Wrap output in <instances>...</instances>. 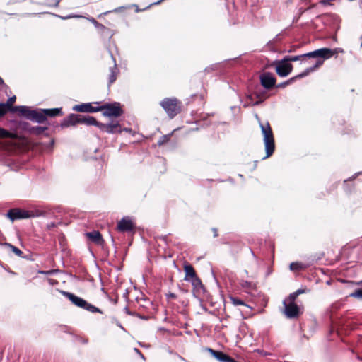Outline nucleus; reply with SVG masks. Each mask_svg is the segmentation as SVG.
<instances>
[{
    "mask_svg": "<svg viewBox=\"0 0 362 362\" xmlns=\"http://www.w3.org/2000/svg\"><path fill=\"white\" fill-rule=\"evenodd\" d=\"M261 132L263 135V141L265 146L266 156L263 159L267 158L272 155L275 149L274 134L268 122H259Z\"/></svg>",
    "mask_w": 362,
    "mask_h": 362,
    "instance_id": "obj_1",
    "label": "nucleus"
},
{
    "mask_svg": "<svg viewBox=\"0 0 362 362\" xmlns=\"http://www.w3.org/2000/svg\"><path fill=\"white\" fill-rule=\"evenodd\" d=\"M336 53L335 50H332L329 48H321L317 50H315L311 52H308L306 54H303L301 55H296V56H286L284 57V59L289 63L290 62H296L299 60L301 58L303 57H308V58H320V59H322L323 61L325 59H329L331 57H332Z\"/></svg>",
    "mask_w": 362,
    "mask_h": 362,
    "instance_id": "obj_2",
    "label": "nucleus"
},
{
    "mask_svg": "<svg viewBox=\"0 0 362 362\" xmlns=\"http://www.w3.org/2000/svg\"><path fill=\"white\" fill-rule=\"evenodd\" d=\"M60 292L64 296L66 297L76 306L83 308L91 313H102V311L99 308L88 303L82 298L78 297L74 295V293L68 291H61Z\"/></svg>",
    "mask_w": 362,
    "mask_h": 362,
    "instance_id": "obj_3",
    "label": "nucleus"
},
{
    "mask_svg": "<svg viewBox=\"0 0 362 362\" xmlns=\"http://www.w3.org/2000/svg\"><path fill=\"white\" fill-rule=\"evenodd\" d=\"M100 111L103 112V115L107 117H118L123 114V110L119 103L115 102L112 103H105L99 106Z\"/></svg>",
    "mask_w": 362,
    "mask_h": 362,
    "instance_id": "obj_4",
    "label": "nucleus"
},
{
    "mask_svg": "<svg viewBox=\"0 0 362 362\" xmlns=\"http://www.w3.org/2000/svg\"><path fill=\"white\" fill-rule=\"evenodd\" d=\"M178 100L176 98H166L160 102L161 107L166 112L170 118H173L180 111V107L177 105Z\"/></svg>",
    "mask_w": 362,
    "mask_h": 362,
    "instance_id": "obj_5",
    "label": "nucleus"
},
{
    "mask_svg": "<svg viewBox=\"0 0 362 362\" xmlns=\"http://www.w3.org/2000/svg\"><path fill=\"white\" fill-rule=\"evenodd\" d=\"M98 128L100 131L107 134L122 133V132L119 121H112L108 124L100 122Z\"/></svg>",
    "mask_w": 362,
    "mask_h": 362,
    "instance_id": "obj_6",
    "label": "nucleus"
},
{
    "mask_svg": "<svg viewBox=\"0 0 362 362\" xmlns=\"http://www.w3.org/2000/svg\"><path fill=\"white\" fill-rule=\"evenodd\" d=\"M284 305V314L287 318H296L299 315V308L295 302H288L284 300L283 303Z\"/></svg>",
    "mask_w": 362,
    "mask_h": 362,
    "instance_id": "obj_7",
    "label": "nucleus"
},
{
    "mask_svg": "<svg viewBox=\"0 0 362 362\" xmlns=\"http://www.w3.org/2000/svg\"><path fill=\"white\" fill-rule=\"evenodd\" d=\"M293 66L284 59L276 62V71L281 77L287 76L292 71Z\"/></svg>",
    "mask_w": 362,
    "mask_h": 362,
    "instance_id": "obj_8",
    "label": "nucleus"
},
{
    "mask_svg": "<svg viewBox=\"0 0 362 362\" xmlns=\"http://www.w3.org/2000/svg\"><path fill=\"white\" fill-rule=\"evenodd\" d=\"M7 217L12 221L19 219L30 218V211L21 209H10L6 214Z\"/></svg>",
    "mask_w": 362,
    "mask_h": 362,
    "instance_id": "obj_9",
    "label": "nucleus"
},
{
    "mask_svg": "<svg viewBox=\"0 0 362 362\" xmlns=\"http://www.w3.org/2000/svg\"><path fill=\"white\" fill-rule=\"evenodd\" d=\"M323 64L322 59H317L314 65L305 69L304 71L287 80L288 85L294 82L298 78H302L307 76L310 73L315 71L318 67Z\"/></svg>",
    "mask_w": 362,
    "mask_h": 362,
    "instance_id": "obj_10",
    "label": "nucleus"
},
{
    "mask_svg": "<svg viewBox=\"0 0 362 362\" xmlns=\"http://www.w3.org/2000/svg\"><path fill=\"white\" fill-rule=\"evenodd\" d=\"M261 85L266 89H271L275 86L276 78L270 72H264L260 75Z\"/></svg>",
    "mask_w": 362,
    "mask_h": 362,
    "instance_id": "obj_11",
    "label": "nucleus"
},
{
    "mask_svg": "<svg viewBox=\"0 0 362 362\" xmlns=\"http://www.w3.org/2000/svg\"><path fill=\"white\" fill-rule=\"evenodd\" d=\"M73 110L78 112L94 113L100 111L99 106L94 107L90 103H81L73 107Z\"/></svg>",
    "mask_w": 362,
    "mask_h": 362,
    "instance_id": "obj_12",
    "label": "nucleus"
},
{
    "mask_svg": "<svg viewBox=\"0 0 362 362\" xmlns=\"http://www.w3.org/2000/svg\"><path fill=\"white\" fill-rule=\"evenodd\" d=\"M81 115L70 114L62 121L60 125L62 128L68 127L69 126H74L77 124H81Z\"/></svg>",
    "mask_w": 362,
    "mask_h": 362,
    "instance_id": "obj_13",
    "label": "nucleus"
},
{
    "mask_svg": "<svg viewBox=\"0 0 362 362\" xmlns=\"http://www.w3.org/2000/svg\"><path fill=\"white\" fill-rule=\"evenodd\" d=\"M134 228L133 222L129 217H124L117 223V229L120 232H131Z\"/></svg>",
    "mask_w": 362,
    "mask_h": 362,
    "instance_id": "obj_14",
    "label": "nucleus"
},
{
    "mask_svg": "<svg viewBox=\"0 0 362 362\" xmlns=\"http://www.w3.org/2000/svg\"><path fill=\"white\" fill-rule=\"evenodd\" d=\"M42 110V109L33 110L32 112H30L29 120L39 124L45 123L47 121L46 115H45L44 112Z\"/></svg>",
    "mask_w": 362,
    "mask_h": 362,
    "instance_id": "obj_15",
    "label": "nucleus"
},
{
    "mask_svg": "<svg viewBox=\"0 0 362 362\" xmlns=\"http://www.w3.org/2000/svg\"><path fill=\"white\" fill-rule=\"evenodd\" d=\"M206 349L220 362H230L231 361V357L222 351H216L211 348H206Z\"/></svg>",
    "mask_w": 362,
    "mask_h": 362,
    "instance_id": "obj_16",
    "label": "nucleus"
},
{
    "mask_svg": "<svg viewBox=\"0 0 362 362\" xmlns=\"http://www.w3.org/2000/svg\"><path fill=\"white\" fill-rule=\"evenodd\" d=\"M111 56L113 59L114 65H113V66L110 67L109 69V71H110V74L108 76V86H109L110 85H112L116 81L117 74L119 73V69H118L117 64H116V60L113 57L112 55H111Z\"/></svg>",
    "mask_w": 362,
    "mask_h": 362,
    "instance_id": "obj_17",
    "label": "nucleus"
},
{
    "mask_svg": "<svg viewBox=\"0 0 362 362\" xmlns=\"http://www.w3.org/2000/svg\"><path fill=\"white\" fill-rule=\"evenodd\" d=\"M32 110H30L27 106H14L10 108V112H18L22 116L25 117L28 119H29L30 112H32Z\"/></svg>",
    "mask_w": 362,
    "mask_h": 362,
    "instance_id": "obj_18",
    "label": "nucleus"
},
{
    "mask_svg": "<svg viewBox=\"0 0 362 362\" xmlns=\"http://www.w3.org/2000/svg\"><path fill=\"white\" fill-rule=\"evenodd\" d=\"M90 240L98 245H102L103 239L99 231L93 230L86 233Z\"/></svg>",
    "mask_w": 362,
    "mask_h": 362,
    "instance_id": "obj_19",
    "label": "nucleus"
},
{
    "mask_svg": "<svg viewBox=\"0 0 362 362\" xmlns=\"http://www.w3.org/2000/svg\"><path fill=\"white\" fill-rule=\"evenodd\" d=\"M184 271L185 273L184 280L186 281H189L191 279L197 276L194 267L189 264H185L184 265Z\"/></svg>",
    "mask_w": 362,
    "mask_h": 362,
    "instance_id": "obj_20",
    "label": "nucleus"
},
{
    "mask_svg": "<svg viewBox=\"0 0 362 362\" xmlns=\"http://www.w3.org/2000/svg\"><path fill=\"white\" fill-rule=\"evenodd\" d=\"M81 124H85L86 125H93L97 127H99L100 122H98L96 119L93 116L81 115Z\"/></svg>",
    "mask_w": 362,
    "mask_h": 362,
    "instance_id": "obj_21",
    "label": "nucleus"
},
{
    "mask_svg": "<svg viewBox=\"0 0 362 362\" xmlns=\"http://www.w3.org/2000/svg\"><path fill=\"white\" fill-rule=\"evenodd\" d=\"M42 111L44 112L45 115H46V118L47 117H54L63 115L62 108L42 109Z\"/></svg>",
    "mask_w": 362,
    "mask_h": 362,
    "instance_id": "obj_22",
    "label": "nucleus"
},
{
    "mask_svg": "<svg viewBox=\"0 0 362 362\" xmlns=\"http://www.w3.org/2000/svg\"><path fill=\"white\" fill-rule=\"evenodd\" d=\"M307 266L305 264L299 262H292L289 266L290 270L293 272L303 270Z\"/></svg>",
    "mask_w": 362,
    "mask_h": 362,
    "instance_id": "obj_23",
    "label": "nucleus"
},
{
    "mask_svg": "<svg viewBox=\"0 0 362 362\" xmlns=\"http://www.w3.org/2000/svg\"><path fill=\"white\" fill-rule=\"evenodd\" d=\"M240 284L241 287L246 291H252L255 288V284L251 281L241 280Z\"/></svg>",
    "mask_w": 362,
    "mask_h": 362,
    "instance_id": "obj_24",
    "label": "nucleus"
},
{
    "mask_svg": "<svg viewBox=\"0 0 362 362\" xmlns=\"http://www.w3.org/2000/svg\"><path fill=\"white\" fill-rule=\"evenodd\" d=\"M189 281L192 283V285L193 286V287L197 290H199V289L203 288V284H202L200 279L197 276L189 280Z\"/></svg>",
    "mask_w": 362,
    "mask_h": 362,
    "instance_id": "obj_25",
    "label": "nucleus"
},
{
    "mask_svg": "<svg viewBox=\"0 0 362 362\" xmlns=\"http://www.w3.org/2000/svg\"><path fill=\"white\" fill-rule=\"evenodd\" d=\"M5 245L10 248L13 252H14L17 256L21 257L23 255V252L18 247L13 246L11 243H6Z\"/></svg>",
    "mask_w": 362,
    "mask_h": 362,
    "instance_id": "obj_26",
    "label": "nucleus"
},
{
    "mask_svg": "<svg viewBox=\"0 0 362 362\" xmlns=\"http://www.w3.org/2000/svg\"><path fill=\"white\" fill-rule=\"evenodd\" d=\"M47 129V127L36 126L32 128V132L36 134H40Z\"/></svg>",
    "mask_w": 362,
    "mask_h": 362,
    "instance_id": "obj_27",
    "label": "nucleus"
},
{
    "mask_svg": "<svg viewBox=\"0 0 362 362\" xmlns=\"http://www.w3.org/2000/svg\"><path fill=\"white\" fill-rule=\"evenodd\" d=\"M170 134H165V135H163L160 139L158 141V145L159 146L165 144V143H167L169 139H170Z\"/></svg>",
    "mask_w": 362,
    "mask_h": 362,
    "instance_id": "obj_28",
    "label": "nucleus"
},
{
    "mask_svg": "<svg viewBox=\"0 0 362 362\" xmlns=\"http://www.w3.org/2000/svg\"><path fill=\"white\" fill-rule=\"evenodd\" d=\"M16 96H15V95H14V96H12V97L9 98L7 100L6 103H4V104L5 105V107L7 109V110H9V111H10V108H11V107H13V106H12V105H13V103L16 101Z\"/></svg>",
    "mask_w": 362,
    "mask_h": 362,
    "instance_id": "obj_29",
    "label": "nucleus"
},
{
    "mask_svg": "<svg viewBox=\"0 0 362 362\" xmlns=\"http://www.w3.org/2000/svg\"><path fill=\"white\" fill-rule=\"evenodd\" d=\"M45 213L42 211H30V218L40 217L45 216Z\"/></svg>",
    "mask_w": 362,
    "mask_h": 362,
    "instance_id": "obj_30",
    "label": "nucleus"
},
{
    "mask_svg": "<svg viewBox=\"0 0 362 362\" xmlns=\"http://www.w3.org/2000/svg\"><path fill=\"white\" fill-rule=\"evenodd\" d=\"M349 296L356 298H362V288L356 290L354 292L350 293Z\"/></svg>",
    "mask_w": 362,
    "mask_h": 362,
    "instance_id": "obj_31",
    "label": "nucleus"
},
{
    "mask_svg": "<svg viewBox=\"0 0 362 362\" xmlns=\"http://www.w3.org/2000/svg\"><path fill=\"white\" fill-rule=\"evenodd\" d=\"M230 300L233 305H245V303L243 300L240 298H237L235 297H230Z\"/></svg>",
    "mask_w": 362,
    "mask_h": 362,
    "instance_id": "obj_32",
    "label": "nucleus"
},
{
    "mask_svg": "<svg viewBox=\"0 0 362 362\" xmlns=\"http://www.w3.org/2000/svg\"><path fill=\"white\" fill-rule=\"evenodd\" d=\"M7 112L8 110L5 107L4 103H0V118L4 117L7 113Z\"/></svg>",
    "mask_w": 362,
    "mask_h": 362,
    "instance_id": "obj_33",
    "label": "nucleus"
},
{
    "mask_svg": "<svg viewBox=\"0 0 362 362\" xmlns=\"http://www.w3.org/2000/svg\"><path fill=\"white\" fill-rule=\"evenodd\" d=\"M9 132L6 129L0 127V138H7L9 136Z\"/></svg>",
    "mask_w": 362,
    "mask_h": 362,
    "instance_id": "obj_34",
    "label": "nucleus"
},
{
    "mask_svg": "<svg viewBox=\"0 0 362 362\" xmlns=\"http://www.w3.org/2000/svg\"><path fill=\"white\" fill-rule=\"evenodd\" d=\"M89 21L96 27V28H104V25L99 23L95 18H90Z\"/></svg>",
    "mask_w": 362,
    "mask_h": 362,
    "instance_id": "obj_35",
    "label": "nucleus"
},
{
    "mask_svg": "<svg viewBox=\"0 0 362 362\" xmlns=\"http://www.w3.org/2000/svg\"><path fill=\"white\" fill-rule=\"evenodd\" d=\"M8 86L5 83L4 79L0 76V89L6 90Z\"/></svg>",
    "mask_w": 362,
    "mask_h": 362,
    "instance_id": "obj_36",
    "label": "nucleus"
},
{
    "mask_svg": "<svg viewBox=\"0 0 362 362\" xmlns=\"http://www.w3.org/2000/svg\"><path fill=\"white\" fill-rule=\"evenodd\" d=\"M297 297H298V296L296 295V293L295 292H293L289 295V296L288 298V300L289 302H294Z\"/></svg>",
    "mask_w": 362,
    "mask_h": 362,
    "instance_id": "obj_37",
    "label": "nucleus"
},
{
    "mask_svg": "<svg viewBox=\"0 0 362 362\" xmlns=\"http://www.w3.org/2000/svg\"><path fill=\"white\" fill-rule=\"evenodd\" d=\"M57 17L62 18V19H64V20H66V19H69V18H71L72 17H77V18H81V16H60L59 15H57Z\"/></svg>",
    "mask_w": 362,
    "mask_h": 362,
    "instance_id": "obj_38",
    "label": "nucleus"
},
{
    "mask_svg": "<svg viewBox=\"0 0 362 362\" xmlns=\"http://www.w3.org/2000/svg\"><path fill=\"white\" fill-rule=\"evenodd\" d=\"M288 81H284V82H282V83H281L277 84V85H276V87H277V88H285V87H286V86H288Z\"/></svg>",
    "mask_w": 362,
    "mask_h": 362,
    "instance_id": "obj_39",
    "label": "nucleus"
},
{
    "mask_svg": "<svg viewBox=\"0 0 362 362\" xmlns=\"http://www.w3.org/2000/svg\"><path fill=\"white\" fill-rule=\"evenodd\" d=\"M166 297L168 299H170V298L175 299L177 298V296L173 293H169L166 295Z\"/></svg>",
    "mask_w": 362,
    "mask_h": 362,
    "instance_id": "obj_40",
    "label": "nucleus"
},
{
    "mask_svg": "<svg viewBox=\"0 0 362 362\" xmlns=\"http://www.w3.org/2000/svg\"><path fill=\"white\" fill-rule=\"evenodd\" d=\"M306 292L305 289L300 288L295 291L296 295L298 296L300 294L305 293Z\"/></svg>",
    "mask_w": 362,
    "mask_h": 362,
    "instance_id": "obj_41",
    "label": "nucleus"
},
{
    "mask_svg": "<svg viewBox=\"0 0 362 362\" xmlns=\"http://www.w3.org/2000/svg\"><path fill=\"white\" fill-rule=\"evenodd\" d=\"M213 233H214V237H217L218 235V231L216 228H212Z\"/></svg>",
    "mask_w": 362,
    "mask_h": 362,
    "instance_id": "obj_42",
    "label": "nucleus"
},
{
    "mask_svg": "<svg viewBox=\"0 0 362 362\" xmlns=\"http://www.w3.org/2000/svg\"><path fill=\"white\" fill-rule=\"evenodd\" d=\"M55 226H56V225H55V223H49V224H48V225H47V228H48L49 229H51V228H52L55 227Z\"/></svg>",
    "mask_w": 362,
    "mask_h": 362,
    "instance_id": "obj_43",
    "label": "nucleus"
},
{
    "mask_svg": "<svg viewBox=\"0 0 362 362\" xmlns=\"http://www.w3.org/2000/svg\"><path fill=\"white\" fill-rule=\"evenodd\" d=\"M134 351H135L136 353H138V354H140V353H141V351H140L137 348H135V349H134Z\"/></svg>",
    "mask_w": 362,
    "mask_h": 362,
    "instance_id": "obj_44",
    "label": "nucleus"
},
{
    "mask_svg": "<svg viewBox=\"0 0 362 362\" xmlns=\"http://www.w3.org/2000/svg\"><path fill=\"white\" fill-rule=\"evenodd\" d=\"M61 0H56L55 6H58Z\"/></svg>",
    "mask_w": 362,
    "mask_h": 362,
    "instance_id": "obj_45",
    "label": "nucleus"
},
{
    "mask_svg": "<svg viewBox=\"0 0 362 362\" xmlns=\"http://www.w3.org/2000/svg\"><path fill=\"white\" fill-rule=\"evenodd\" d=\"M123 130L125 131V132H130L131 131V129H128V128H124Z\"/></svg>",
    "mask_w": 362,
    "mask_h": 362,
    "instance_id": "obj_46",
    "label": "nucleus"
},
{
    "mask_svg": "<svg viewBox=\"0 0 362 362\" xmlns=\"http://www.w3.org/2000/svg\"><path fill=\"white\" fill-rule=\"evenodd\" d=\"M140 355V357L143 359H145L144 355L141 354V352L140 354H139Z\"/></svg>",
    "mask_w": 362,
    "mask_h": 362,
    "instance_id": "obj_47",
    "label": "nucleus"
},
{
    "mask_svg": "<svg viewBox=\"0 0 362 362\" xmlns=\"http://www.w3.org/2000/svg\"><path fill=\"white\" fill-rule=\"evenodd\" d=\"M125 310H126V312H127V314L131 315V313H130V312H129V310H128V308H125Z\"/></svg>",
    "mask_w": 362,
    "mask_h": 362,
    "instance_id": "obj_48",
    "label": "nucleus"
},
{
    "mask_svg": "<svg viewBox=\"0 0 362 362\" xmlns=\"http://www.w3.org/2000/svg\"><path fill=\"white\" fill-rule=\"evenodd\" d=\"M163 1V0H160V1H158V2L154 3L153 4H156H156H160V3L161 1Z\"/></svg>",
    "mask_w": 362,
    "mask_h": 362,
    "instance_id": "obj_49",
    "label": "nucleus"
},
{
    "mask_svg": "<svg viewBox=\"0 0 362 362\" xmlns=\"http://www.w3.org/2000/svg\"><path fill=\"white\" fill-rule=\"evenodd\" d=\"M112 302H113L115 304H116V303H117V299H113Z\"/></svg>",
    "mask_w": 362,
    "mask_h": 362,
    "instance_id": "obj_50",
    "label": "nucleus"
},
{
    "mask_svg": "<svg viewBox=\"0 0 362 362\" xmlns=\"http://www.w3.org/2000/svg\"><path fill=\"white\" fill-rule=\"evenodd\" d=\"M180 359H181V360H182V361H184L187 362V361H186L183 357L180 356Z\"/></svg>",
    "mask_w": 362,
    "mask_h": 362,
    "instance_id": "obj_51",
    "label": "nucleus"
},
{
    "mask_svg": "<svg viewBox=\"0 0 362 362\" xmlns=\"http://www.w3.org/2000/svg\"><path fill=\"white\" fill-rule=\"evenodd\" d=\"M361 174H362V173H361V172H360V173H356V174H355V175H354V177H355V176H356V175H361Z\"/></svg>",
    "mask_w": 362,
    "mask_h": 362,
    "instance_id": "obj_52",
    "label": "nucleus"
},
{
    "mask_svg": "<svg viewBox=\"0 0 362 362\" xmlns=\"http://www.w3.org/2000/svg\"><path fill=\"white\" fill-rule=\"evenodd\" d=\"M361 47H362V35L361 36Z\"/></svg>",
    "mask_w": 362,
    "mask_h": 362,
    "instance_id": "obj_53",
    "label": "nucleus"
},
{
    "mask_svg": "<svg viewBox=\"0 0 362 362\" xmlns=\"http://www.w3.org/2000/svg\"><path fill=\"white\" fill-rule=\"evenodd\" d=\"M244 272H245V273L246 274H247V273H248V272H247V270H245Z\"/></svg>",
    "mask_w": 362,
    "mask_h": 362,
    "instance_id": "obj_54",
    "label": "nucleus"
},
{
    "mask_svg": "<svg viewBox=\"0 0 362 362\" xmlns=\"http://www.w3.org/2000/svg\"><path fill=\"white\" fill-rule=\"evenodd\" d=\"M110 11H106V12L105 13V14H107V13H110Z\"/></svg>",
    "mask_w": 362,
    "mask_h": 362,
    "instance_id": "obj_55",
    "label": "nucleus"
}]
</instances>
